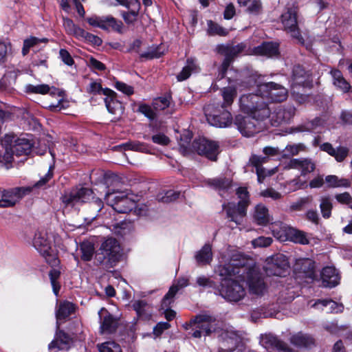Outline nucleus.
Instances as JSON below:
<instances>
[{
    "mask_svg": "<svg viewBox=\"0 0 352 352\" xmlns=\"http://www.w3.org/2000/svg\"><path fill=\"white\" fill-rule=\"evenodd\" d=\"M88 23L96 28H100L102 30H108L109 28L120 32L122 28V23L118 21L111 16H91L87 19Z\"/></svg>",
    "mask_w": 352,
    "mask_h": 352,
    "instance_id": "15",
    "label": "nucleus"
},
{
    "mask_svg": "<svg viewBox=\"0 0 352 352\" xmlns=\"http://www.w3.org/2000/svg\"><path fill=\"white\" fill-rule=\"evenodd\" d=\"M89 66L93 69L98 71H104L106 69L105 65L97 59L91 57L89 60Z\"/></svg>",
    "mask_w": 352,
    "mask_h": 352,
    "instance_id": "63",
    "label": "nucleus"
},
{
    "mask_svg": "<svg viewBox=\"0 0 352 352\" xmlns=\"http://www.w3.org/2000/svg\"><path fill=\"white\" fill-rule=\"evenodd\" d=\"M272 242L271 237L260 236L252 241L254 248H265L269 246Z\"/></svg>",
    "mask_w": 352,
    "mask_h": 352,
    "instance_id": "58",
    "label": "nucleus"
},
{
    "mask_svg": "<svg viewBox=\"0 0 352 352\" xmlns=\"http://www.w3.org/2000/svg\"><path fill=\"white\" fill-rule=\"evenodd\" d=\"M256 55L265 56L268 58L276 57L279 54V45L274 42H264L253 50Z\"/></svg>",
    "mask_w": 352,
    "mask_h": 352,
    "instance_id": "24",
    "label": "nucleus"
},
{
    "mask_svg": "<svg viewBox=\"0 0 352 352\" xmlns=\"http://www.w3.org/2000/svg\"><path fill=\"white\" fill-rule=\"evenodd\" d=\"M170 105V97H160L153 100V110H165Z\"/></svg>",
    "mask_w": 352,
    "mask_h": 352,
    "instance_id": "51",
    "label": "nucleus"
},
{
    "mask_svg": "<svg viewBox=\"0 0 352 352\" xmlns=\"http://www.w3.org/2000/svg\"><path fill=\"white\" fill-rule=\"evenodd\" d=\"M320 208L323 217L329 218L331 215L332 203L330 197H322L320 199Z\"/></svg>",
    "mask_w": 352,
    "mask_h": 352,
    "instance_id": "50",
    "label": "nucleus"
},
{
    "mask_svg": "<svg viewBox=\"0 0 352 352\" xmlns=\"http://www.w3.org/2000/svg\"><path fill=\"white\" fill-rule=\"evenodd\" d=\"M254 219L259 225L267 224L270 220L267 208L263 205H257L255 208Z\"/></svg>",
    "mask_w": 352,
    "mask_h": 352,
    "instance_id": "40",
    "label": "nucleus"
},
{
    "mask_svg": "<svg viewBox=\"0 0 352 352\" xmlns=\"http://www.w3.org/2000/svg\"><path fill=\"white\" fill-rule=\"evenodd\" d=\"M31 190V187H20L5 191L1 199H0V207L6 208L14 206L24 195L30 193Z\"/></svg>",
    "mask_w": 352,
    "mask_h": 352,
    "instance_id": "13",
    "label": "nucleus"
},
{
    "mask_svg": "<svg viewBox=\"0 0 352 352\" xmlns=\"http://www.w3.org/2000/svg\"><path fill=\"white\" fill-rule=\"evenodd\" d=\"M321 278L324 287H333L339 283V275L336 270L333 267H326L323 268Z\"/></svg>",
    "mask_w": 352,
    "mask_h": 352,
    "instance_id": "27",
    "label": "nucleus"
},
{
    "mask_svg": "<svg viewBox=\"0 0 352 352\" xmlns=\"http://www.w3.org/2000/svg\"><path fill=\"white\" fill-rule=\"evenodd\" d=\"M139 10L131 8L129 12H124L122 13V17L124 21L128 24L133 23L135 20L138 14Z\"/></svg>",
    "mask_w": 352,
    "mask_h": 352,
    "instance_id": "59",
    "label": "nucleus"
},
{
    "mask_svg": "<svg viewBox=\"0 0 352 352\" xmlns=\"http://www.w3.org/2000/svg\"><path fill=\"white\" fill-rule=\"evenodd\" d=\"M63 26L67 34L72 35L77 25L69 18H63Z\"/></svg>",
    "mask_w": 352,
    "mask_h": 352,
    "instance_id": "64",
    "label": "nucleus"
},
{
    "mask_svg": "<svg viewBox=\"0 0 352 352\" xmlns=\"http://www.w3.org/2000/svg\"><path fill=\"white\" fill-rule=\"evenodd\" d=\"M59 56L61 59V60L67 65L72 66L74 63V61L70 55V54L68 52L67 50L65 49H60L59 51Z\"/></svg>",
    "mask_w": 352,
    "mask_h": 352,
    "instance_id": "60",
    "label": "nucleus"
},
{
    "mask_svg": "<svg viewBox=\"0 0 352 352\" xmlns=\"http://www.w3.org/2000/svg\"><path fill=\"white\" fill-rule=\"evenodd\" d=\"M170 105V97H160L153 100V110H165Z\"/></svg>",
    "mask_w": 352,
    "mask_h": 352,
    "instance_id": "52",
    "label": "nucleus"
},
{
    "mask_svg": "<svg viewBox=\"0 0 352 352\" xmlns=\"http://www.w3.org/2000/svg\"><path fill=\"white\" fill-rule=\"evenodd\" d=\"M289 237L288 241H289L302 245L309 243V239L307 234L301 230L292 227V230H289Z\"/></svg>",
    "mask_w": 352,
    "mask_h": 352,
    "instance_id": "43",
    "label": "nucleus"
},
{
    "mask_svg": "<svg viewBox=\"0 0 352 352\" xmlns=\"http://www.w3.org/2000/svg\"><path fill=\"white\" fill-rule=\"evenodd\" d=\"M152 140L154 143L162 146H166L170 143L169 138L163 133H157L153 135Z\"/></svg>",
    "mask_w": 352,
    "mask_h": 352,
    "instance_id": "61",
    "label": "nucleus"
},
{
    "mask_svg": "<svg viewBox=\"0 0 352 352\" xmlns=\"http://www.w3.org/2000/svg\"><path fill=\"white\" fill-rule=\"evenodd\" d=\"M265 162H266L265 157H260V156H257V155H253L250 158L251 164L254 166L256 167V172L257 174V177H258V182L259 183L263 182V179L266 175H271L276 172L275 169H272L271 170L267 171V174L265 173V170L263 168L261 167V165L263 163H265Z\"/></svg>",
    "mask_w": 352,
    "mask_h": 352,
    "instance_id": "34",
    "label": "nucleus"
},
{
    "mask_svg": "<svg viewBox=\"0 0 352 352\" xmlns=\"http://www.w3.org/2000/svg\"><path fill=\"white\" fill-rule=\"evenodd\" d=\"M98 316L100 321V331L102 333H111L115 330L117 321L106 309H100Z\"/></svg>",
    "mask_w": 352,
    "mask_h": 352,
    "instance_id": "22",
    "label": "nucleus"
},
{
    "mask_svg": "<svg viewBox=\"0 0 352 352\" xmlns=\"http://www.w3.org/2000/svg\"><path fill=\"white\" fill-rule=\"evenodd\" d=\"M197 263L200 265H206L210 263L212 260V247L209 244H206L201 250L197 251L195 255Z\"/></svg>",
    "mask_w": 352,
    "mask_h": 352,
    "instance_id": "36",
    "label": "nucleus"
},
{
    "mask_svg": "<svg viewBox=\"0 0 352 352\" xmlns=\"http://www.w3.org/2000/svg\"><path fill=\"white\" fill-rule=\"evenodd\" d=\"M257 93L243 95L240 98V110H270L267 101L280 102L287 98V89L275 82L257 85Z\"/></svg>",
    "mask_w": 352,
    "mask_h": 352,
    "instance_id": "2",
    "label": "nucleus"
},
{
    "mask_svg": "<svg viewBox=\"0 0 352 352\" xmlns=\"http://www.w3.org/2000/svg\"><path fill=\"white\" fill-rule=\"evenodd\" d=\"M311 307L318 309H324L325 308L327 311L336 313L342 311L343 309L342 305H339L331 300H318Z\"/></svg>",
    "mask_w": 352,
    "mask_h": 352,
    "instance_id": "37",
    "label": "nucleus"
},
{
    "mask_svg": "<svg viewBox=\"0 0 352 352\" xmlns=\"http://www.w3.org/2000/svg\"><path fill=\"white\" fill-rule=\"evenodd\" d=\"M93 192L91 189L83 188L77 192L66 194L63 198V204L68 206H74L80 203H85L90 200Z\"/></svg>",
    "mask_w": 352,
    "mask_h": 352,
    "instance_id": "17",
    "label": "nucleus"
},
{
    "mask_svg": "<svg viewBox=\"0 0 352 352\" xmlns=\"http://www.w3.org/2000/svg\"><path fill=\"white\" fill-rule=\"evenodd\" d=\"M98 251L97 259L101 263L107 260L111 265L118 261L121 256L120 244L113 238H108L103 241Z\"/></svg>",
    "mask_w": 352,
    "mask_h": 352,
    "instance_id": "9",
    "label": "nucleus"
},
{
    "mask_svg": "<svg viewBox=\"0 0 352 352\" xmlns=\"http://www.w3.org/2000/svg\"><path fill=\"white\" fill-rule=\"evenodd\" d=\"M199 70L196 60L194 58H188L186 60V65L183 67L182 70L177 75V80L179 82L184 81L188 78L191 74L197 73Z\"/></svg>",
    "mask_w": 352,
    "mask_h": 352,
    "instance_id": "32",
    "label": "nucleus"
},
{
    "mask_svg": "<svg viewBox=\"0 0 352 352\" xmlns=\"http://www.w3.org/2000/svg\"><path fill=\"white\" fill-rule=\"evenodd\" d=\"M107 203L119 213L131 211L135 207V201L126 192L113 191L105 195Z\"/></svg>",
    "mask_w": 352,
    "mask_h": 352,
    "instance_id": "7",
    "label": "nucleus"
},
{
    "mask_svg": "<svg viewBox=\"0 0 352 352\" xmlns=\"http://www.w3.org/2000/svg\"><path fill=\"white\" fill-rule=\"evenodd\" d=\"M280 21L285 30L289 33L292 37L295 38L298 43L305 45V41L301 36L297 22V11L295 8H288L280 16Z\"/></svg>",
    "mask_w": 352,
    "mask_h": 352,
    "instance_id": "10",
    "label": "nucleus"
},
{
    "mask_svg": "<svg viewBox=\"0 0 352 352\" xmlns=\"http://www.w3.org/2000/svg\"><path fill=\"white\" fill-rule=\"evenodd\" d=\"M47 41L48 39L45 38H39L35 36H30V38L25 39L23 42V47L22 49L23 55H26L29 52L30 49L38 43H47Z\"/></svg>",
    "mask_w": 352,
    "mask_h": 352,
    "instance_id": "48",
    "label": "nucleus"
},
{
    "mask_svg": "<svg viewBox=\"0 0 352 352\" xmlns=\"http://www.w3.org/2000/svg\"><path fill=\"white\" fill-rule=\"evenodd\" d=\"M87 92L93 95L102 94L111 98H113L116 95V93L113 90L109 88L103 89L101 84L97 81H91L89 83L87 87Z\"/></svg>",
    "mask_w": 352,
    "mask_h": 352,
    "instance_id": "38",
    "label": "nucleus"
},
{
    "mask_svg": "<svg viewBox=\"0 0 352 352\" xmlns=\"http://www.w3.org/2000/svg\"><path fill=\"white\" fill-rule=\"evenodd\" d=\"M289 268L287 257L283 254H276L266 259L264 269L268 276H284Z\"/></svg>",
    "mask_w": 352,
    "mask_h": 352,
    "instance_id": "11",
    "label": "nucleus"
},
{
    "mask_svg": "<svg viewBox=\"0 0 352 352\" xmlns=\"http://www.w3.org/2000/svg\"><path fill=\"white\" fill-rule=\"evenodd\" d=\"M160 49V47L150 49L147 52L141 54L140 56L148 59L158 58L164 54V51H161Z\"/></svg>",
    "mask_w": 352,
    "mask_h": 352,
    "instance_id": "57",
    "label": "nucleus"
},
{
    "mask_svg": "<svg viewBox=\"0 0 352 352\" xmlns=\"http://www.w3.org/2000/svg\"><path fill=\"white\" fill-rule=\"evenodd\" d=\"M236 195L240 199L237 206L235 203H229L227 206H224V209L230 220L236 225H240L243 223L246 214V208L249 203L248 192L245 188L241 187L237 189Z\"/></svg>",
    "mask_w": 352,
    "mask_h": 352,
    "instance_id": "6",
    "label": "nucleus"
},
{
    "mask_svg": "<svg viewBox=\"0 0 352 352\" xmlns=\"http://www.w3.org/2000/svg\"><path fill=\"white\" fill-rule=\"evenodd\" d=\"M24 91L26 94L41 95L50 94L52 97L57 96V102L50 104L49 106L50 108H58V110H61L69 107V102L65 98V91L54 86L50 87L47 84H27L24 87Z\"/></svg>",
    "mask_w": 352,
    "mask_h": 352,
    "instance_id": "5",
    "label": "nucleus"
},
{
    "mask_svg": "<svg viewBox=\"0 0 352 352\" xmlns=\"http://www.w3.org/2000/svg\"><path fill=\"white\" fill-rule=\"evenodd\" d=\"M192 322L195 325V328L201 329L205 335H209L217 330V320L207 314L197 316Z\"/></svg>",
    "mask_w": 352,
    "mask_h": 352,
    "instance_id": "19",
    "label": "nucleus"
},
{
    "mask_svg": "<svg viewBox=\"0 0 352 352\" xmlns=\"http://www.w3.org/2000/svg\"><path fill=\"white\" fill-rule=\"evenodd\" d=\"M260 195L264 198H270L272 200H278L282 197L281 193L272 188H268L261 191Z\"/></svg>",
    "mask_w": 352,
    "mask_h": 352,
    "instance_id": "56",
    "label": "nucleus"
},
{
    "mask_svg": "<svg viewBox=\"0 0 352 352\" xmlns=\"http://www.w3.org/2000/svg\"><path fill=\"white\" fill-rule=\"evenodd\" d=\"M60 275V271L56 269H52L49 274L53 292L56 296H58L60 288V285L58 281Z\"/></svg>",
    "mask_w": 352,
    "mask_h": 352,
    "instance_id": "49",
    "label": "nucleus"
},
{
    "mask_svg": "<svg viewBox=\"0 0 352 352\" xmlns=\"http://www.w3.org/2000/svg\"><path fill=\"white\" fill-rule=\"evenodd\" d=\"M235 252L226 249L219 252V264L214 267L215 274L222 278L220 294L224 298L230 301H239L245 295L243 276L238 278L236 274L238 267H241V262H234Z\"/></svg>",
    "mask_w": 352,
    "mask_h": 352,
    "instance_id": "1",
    "label": "nucleus"
},
{
    "mask_svg": "<svg viewBox=\"0 0 352 352\" xmlns=\"http://www.w3.org/2000/svg\"><path fill=\"white\" fill-rule=\"evenodd\" d=\"M122 146L124 150H132L135 151L146 152L147 148L144 143L139 142H129L123 144Z\"/></svg>",
    "mask_w": 352,
    "mask_h": 352,
    "instance_id": "54",
    "label": "nucleus"
},
{
    "mask_svg": "<svg viewBox=\"0 0 352 352\" xmlns=\"http://www.w3.org/2000/svg\"><path fill=\"white\" fill-rule=\"evenodd\" d=\"M291 342L300 346H309L314 342L313 338L310 336L302 333L294 335L291 338Z\"/></svg>",
    "mask_w": 352,
    "mask_h": 352,
    "instance_id": "45",
    "label": "nucleus"
},
{
    "mask_svg": "<svg viewBox=\"0 0 352 352\" xmlns=\"http://www.w3.org/2000/svg\"><path fill=\"white\" fill-rule=\"evenodd\" d=\"M330 73L333 78V85L342 92L347 93L350 90L351 86L344 78L342 72L338 69H332Z\"/></svg>",
    "mask_w": 352,
    "mask_h": 352,
    "instance_id": "35",
    "label": "nucleus"
},
{
    "mask_svg": "<svg viewBox=\"0 0 352 352\" xmlns=\"http://www.w3.org/2000/svg\"><path fill=\"white\" fill-rule=\"evenodd\" d=\"M320 148L327 153L329 155L333 157L337 162H342L348 155L349 149L345 146H338L335 148L328 142L324 143L320 146Z\"/></svg>",
    "mask_w": 352,
    "mask_h": 352,
    "instance_id": "26",
    "label": "nucleus"
},
{
    "mask_svg": "<svg viewBox=\"0 0 352 352\" xmlns=\"http://www.w3.org/2000/svg\"><path fill=\"white\" fill-rule=\"evenodd\" d=\"M114 87L126 96H131L134 93V89L132 86L121 81L116 80L114 82Z\"/></svg>",
    "mask_w": 352,
    "mask_h": 352,
    "instance_id": "55",
    "label": "nucleus"
},
{
    "mask_svg": "<svg viewBox=\"0 0 352 352\" xmlns=\"http://www.w3.org/2000/svg\"><path fill=\"white\" fill-rule=\"evenodd\" d=\"M179 196V192L174 190H168L165 195L161 198L163 202H170L176 200Z\"/></svg>",
    "mask_w": 352,
    "mask_h": 352,
    "instance_id": "62",
    "label": "nucleus"
},
{
    "mask_svg": "<svg viewBox=\"0 0 352 352\" xmlns=\"http://www.w3.org/2000/svg\"><path fill=\"white\" fill-rule=\"evenodd\" d=\"M133 307L140 318L147 320L151 318V308L146 302L135 300L133 304Z\"/></svg>",
    "mask_w": 352,
    "mask_h": 352,
    "instance_id": "39",
    "label": "nucleus"
},
{
    "mask_svg": "<svg viewBox=\"0 0 352 352\" xmlns=\"http://www.w3.org/2000/svg\"><path fill=\"white\" fill-rule=\"evenodd\" d=\"M310 81L309 74L300 65H296L292 70V87H305Z\"/></svg>",
    "mask_w": 352,
    "mask_h": 352,
    "instance_id": "25",
    "label": "nucleus"
},
{
    "mask_svg": "<svg viewBox=\"0 0 352 352\" xmlns=\"http://www.w3.org/2000/svg\"><path fill=\"white\" fill-rule=\"evenodd\" d=\"M260 343L267 350L276 349L280 352H290V350L285 343L278 340L275 336L271 334L262 335Z\"/></svg>",
    "mask_w": 352,
    "mask_h": 352,
    "instance_id": "23",
    "label": "nucleus"
},
{
    "mask_svg": "<svg viewBox=\"0 0 352 352\" xmlns=\"http://www.w3.org/2000/svg\"><path fill=\"white\" fill-rule=\"evenodd\" d=\"M245 45L243 43L236 45H219L218 52L222 54H228L231 58H234L244 50Z\"/></svg>",
    "mask_w": 352,
    "mask_h": 352,
    "instance_id": "41",
    "label": "nucleus"
},
{
    "mask_svg": "<svg viewBox=\"0 0 352 352\" xmlns=\"http://www.w3.org/2000/svg\"><path fill=\"white\" fill-rule=\"evenodd\" d=\"M13 140L11 135H5L1 140V144L5 148V152L2 154L0 152V164L6 166L7 168L12 164L14 160L12 154L10 153L11 147L10 142Z\"/></svg>",
    "mask_w": 352,
    "mask_h": 352,
    "instance_id": "33",
    "label": "nucleus"
},
{
    "mask_svg": "<svg viewBox=\"0 0 352 352\" xmlns=\"http://www.w3.org/2000/svg\"><path fill=\"white\" fill-rule=\"evenodd\" d=\"M258 111H241L235 116L234 124L238 130L245 137H251L259 131L257 128L258 122L255 119Z\"/></svg>",
    "mask_w": 352,
    "mask_h": 352,
    "instance_id": "8",
    "label": "nucleus"
},
{
    "mask_svg": "<svg viewBox=\"0 0 352 352\" xmlns=\"http://www.w3.org/2000/svg\"><path fill=\"white\" fill-rule=\"evenodd\" d=\"M6 135H11L13 140L10 145L11 147L10 153L12 154L13 157L14 155H27L30 153L32 144L28 139L18 138L12 133L6 134Z\"/></svg>",
    "mask_w": 352,
    "mask_h": 352,
    "instance_id": "16",
    "label": "nucleus"
},
{
    "mask_svg": "<svg viewBox=\"0 0 352 352\" xmlns=\"http://www.w3.org/2000/svg\"><path fill=\"white\" fill-rule=\"evenodd\" d=\"M289 167L300 171L302 175H306L315 170V164L309 159H293L289 163Z\"/></svg>",
    "mask_w": 352,
    "mask_h": 352,
    "instance_id": "28",
    "label": "nucleus"
},
{
    "mask_svg": "<svg viewBox=\"0 0 352 352\" xmlns=\"http://www.w3.org/2000/svg\"><path fill=\"white\" fill-rule=\"evenodd\" d=\"M100 352H122L119 344L114 342H106L99 346Z\"/></svg>",
    "mask_w": 352,
    "mask_h": 352,
    "instance_id": "53",
    "label": "nucleus"
},
{
    "mask_svg": "<svg viewBox=\"0 0 352 352\" xmlns=\"http://www.w3.org/2000/svg\"><path fill=\"white\" fill-rule=\"evenodd\" d=\"M75 309V305L68 301L60 302L57 305L56 309L57 329H59L60 324L65 321L67 318L74 312Z\"/></svg>",
    "mask_w": 352,
    "mask_h": 352,
    "instance_id": "21",
    "label": "nucleus"
},
{
    "mask_svg": "<svg viewBox=\"0 0 352 352\" xmlns=\"http://www.w3.org/2000/svg\"><path fill=\"white\" fill-rule=\"evenodd\" d=\"M193 148L198 154L204 155L211 160H216L219 153V145L216 142L199 138L193 142Z\"/></svg>",
    "mask_w": 352,
    "mask_h": 352,
    "instance_id": "12",
    "label": "nucleus"
},
{
    "mask_svg": "<svg viewBox=\"0 0 352 352\" xmlns=\"http://www.w3.org/2000/svg\"><path fill=\"white\" fill-rule=\"evenodd\" d=\"M236 95V89L234 87H228L222 89V96L223 98V107H229L233 102Z\"/></svg>",
    "mask_w": 352,
    "mask_h": 352,
    "instance_id": "46",
    "label": "nucleus"
},
{
    "mask_svg": "<svg viewBox=\"0 0 352 352\" xmlns=\"http://www.w3.org/2000/svg\"><path fill=\"white\" fill-rule=\"evenodd\" d=\"M221 348L219 352H234L241 344V337L233 330H223L220 335Z\"/></svg>",
    "mask_w": 352,
    "mask_h": 352,
    "instance_id": "14",
    "label": "nucleus"
},
{
    "mask_svg": "<svg viewBox=\"0 0 352 352\" xmlns=\"http://www.w3.org/2000/svg\"><path fill=\"white\" fill-rule=\"evenodd\" d=\"M269 113V118L272 125L278 126L290 121L293 117L292 111H266Z\"/></svg>",
    "mask_w": 352,
    "mask_h": 352,
    "instance_id": "31",
    "label": "nucleus"
},
{
    "mask_svg": "<svg viewBox=\"0 0 352 352\" xmlns=\"http://www.w3.org/2000/svg\"><path fill=\"white\" fill-rule=\"evenodd\" d=\"M72 339L63 331L57 329L55 338L49 344L48 349L51 351L67 350L72 344Z\"/></svg>",
    "mask_w": 352,
    "mask_h": 352,
    "instance_id": "20",
    "label": "nucleus"
},
{
    "mask_svg": "<svg viewBox=\"0 0 352 352\" xmlns=\"http://www.w3.org/2000/svg\"><path fill=\"white\" fill-rule=\"evenodd\" d=\"M52 241H54V245H58L57 239L52 234L37 232L34 234L32 245L47 263L52 266H56L59 263V260L56 250L52 245Z\"/></svg>",
    "mask_w": 352,
    "mask_h": 352,
    "instance_id": "4",
    "label": "nucleus"
},
{
    "mask_svg": "<svg viewBox=\"0 0 352 352\" xmlns=\"http://www.w3.org/2000/svg\"><path fill=\"white\" fill-rule=\"evenodd\" d=\"M79 250L81 253V259L84 261H89L93 257L95 248L92 242L85 241L80 245Z\"/></svg>",
    "mask_w": 352,
    "mask_h": 352,
    "instance_id": "42",
    "label": "nucleus"
},
{
    "mask_svg": "<svg viewBox=\"0 0 352 352\" xmlns=\"http://www.w3.org/2000/svg\"><path fill=\"white\" fill-rule=\"evenodd\" d=\"M207 25V32L210 36H226L228 34V30L227 29L220 26L219 24L216 23H214L211 20L208 21Z\"/></svg>",
    "mask_w": 352,
    "mask_h": 352,
    "instance_id": "47",
    "label": "nucleus"
},
{
    "mask_svg": "<svg viewBox=\"0 0 352 352\" xmlns=\"http://www.w3.org/2000/svg\"><path fill=\"white\" fill-rule=\"evenodd\" d=\"M188 285V280L186 278H179L176 283L173 284L169 289L168 293L163 298V307H167L174 301V297L177 292Z\"/></svg>",
    "mask_w": 352,
    "mask_h": 352,
    "instance_id": "29",
    "label": "nucleus"
},
{
    "mask_svg": "<svg viewBox=\"0 0 352 352\" xmlns=\"http://www.w3.org/2000/svg\"><path fill=\"white\" fill-rule=\"evenodd\" d=\"M270 229L274 237L280 241H287L289 239V232L292 227L278 221L272 223Z\"/></svg>",
    "mask_w": 352,
    "mask_h": 352,
    "instance_id": "30",
    "label": "nucleus"
},
{
    "mask_svg": "<svg viewBox=\"0 0 352 352\" xmlns=\"http://www.w3.org/2000/svg\"><path fill=\"white\" fill-rule=\"evenodd\" d=\"M235 256L236 258L232 260L234 262H241V267L236 268L237 269L236 274H239L237 277L243 276L251 294L263 295L267 290V286L253 261L239 252H235Z\"/></svg>",
    "mask_w": 352,
    "mask_h": 352,
    "instance_id": "3",
    "label": "nucleus"
},
{
    "mask_svg": "<svg viewBox=\"0 0 352 352\" xmlns=\"http://www.w3.org/2000/svg\"><path fill=\"white\" fill-rule=\"evenodd\" d=\"M206 117L211 126L219 128L228 126L232 120L230 111H208Z\"/></svg>",
    "mask_w": 352,
    "mask_h": 352,
    "instance_id": "18",
    "label": "nucleus"
},
{
    "mask_svg": "<svg viewBox=\"0 0 352 352\" xmlns=\"http://www.w3.org/2000/svg\"><path fill=\"white\" fill-rule=\"evenodd\" d=\"M325 182L329 188L349 187L350 182L344 178H339L336 175H328L325 177Z\"/></svg>",
    "mask_w": 352,
    "mask_h": 352,
    "instance_id": "44",
    "label": "nucleus"
}]
</instances>
